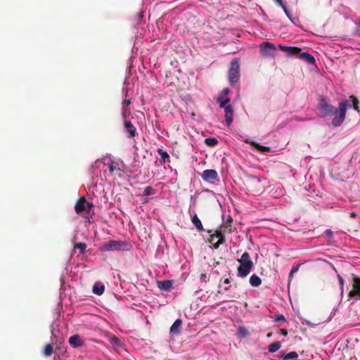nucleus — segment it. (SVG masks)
<instances>
[{
    "instance_id": "f257e3e1",
    "label": "nucleus",
    "mask_w": 360,
    "mask_h": 360,
    "mask_svg": "<svg viewBox=\"0 0 360 360\" xmlns=\"http://www.w3.org/2000/svg\"><path fill=\"white\" fill-rule=\"evenodd\" d=\"M351 106L352 104H350V102L346 100L340 102L338 105V108H336L328 103L324 96H321L318 108L321 117L333 116L332 124L334 127H338L344 122L347 109Z\"/></svg>"
},
{
    "instance_id": "f03ea898",
    "label": "nucleus",
    "mask_w": 360,
    "mask_h": 360,
    "mask_svg": "<svg viewBox=\"0 0 360 360\" xmlns=\"http://www.w3.org/2000/svg\"><path fill=\"white\" fill-rule=\"evenodd\" d=\"M131 246L130 245L123 240H110L99 247V250L101 251H113V250H117V251H127L129 250Z\"/></svg>"
},
{
    "instance_id": "7ed1b4c3",
    "label": "nucleus",
    "mask_w": 360,
    "mask_h": 360,
    "mask_svg": "<svg viewBox=\"0 0 360 360\" xmlns=\"http://www.w3.org/2000/svg\"><path fill=\"white\" fill-rule=\"evenodd\" d=\"M240 266L238 268V274L240 277L247 276L253 266V262L250 257L248 252H244L240 259H238Z\"/></svg>"
},
{
    "instance_id": "20e7f679",
    "label": "nucleus",
    "mask_w": 360,
    "mask_h": 360,
    "mask_svg": "<svg viewBox=\"0 0 360 360\" xmlns=\"http://www.w3.org/2000/svg\"><path fill=\"white\" fill-rule=\"evenodd\" d=\"M240 64L238 58H234L231 62L229 70V81L231 85L237 83L240 78Z\"/></svg>"
},
{
    "instance_id": "39448f33",
    "label": "nucleus",
    "mask_w": 360,
    "mask_h": 360,
    "mask_svg": "<svg viewBox=\"0 0 360 360\" xmlns=\"http://www.w3.org/2000/svg\"><path fill=\"white\" fill-rule=\"evenodd\" d=\"M260 52L262 56L265 58H273L275 56L276 46L269 41L262 42L260 46Z\"/></svg>"
},
{
    "instance_id": "423d86ee",
    "label": "nucleus",
    "mask_w": 360,
    "mask_h": 360,
    "mask_svg": "<svg viewBox=\"0 0 360 360\" xmlns=\"http://www.w3.org/2000/svg\"><path fill=\"white\" fill-rule=\"evenodd\" d=\"M210 241L215 249L218 248L221 244L225 243V236L222 233L221 229L216 230L215 233L210 236Z\"/></svg>"
},
{
    "instance_id": "0eeeda50",
    "label": "nucleus",
    "mask_w": 360,
    "mask_h": 360,
    "mask_svg": "<svg viewBox=\"0 0 360 360\" xmlns=\"http://www.w3.org/2000/svg\"><path fill=\"white\" fill-rule=\"evenodd\" d=\"M201 178L203 181L214 183L216 181H219L218 174L214 169H206L202 172Z\"/></svg>"
},
{
    "instance_id": "6e6552de",
    "label": "nucleus",
    "mask_w": 360,
    "mask_h": 360,
    "mask_svg": "<svg viewBox=\"0 0 360 360\" xmlns=\"http://www.w3.org/2000/svg\"><path fill=\"white\" fill-rule=\"evenodd\" d=\"M353 289L349 292V297H359L360 298V278L353 275Z\"/></svg>"
},
{
    "instance_id": "1a4fd4ad",
    "label": "nucleus",
    "mask_w": 360,
    "mask_h": 360,
    "mask_svg": "<svg viewBox=\"0 0 360 360\" xmlns=\"http://www.w3.org/2000/svg\"><path fill=\"white\" fill-rule=\"evenodd\" d=\"M279 49L286 52L289 56H297L298 57L302 49L297 46H288L284 45H279Z\"/></svg>"
},
{
    "instance_id": "9d476101",
    "label": "nucleus",
    "mask_w": 360,
    "mask_h": 360,
    "mask_svg": "<svg viewBox=\"0 0 360 360\" xmlns=\"http://www.w3.org/2000/svg\"><path fill=\"white\" fill-rule=\"evenodd\" d=\"M124 126L125 131L128 133L129 138L131 139L136 136L137 134L136 129L130 121L125 120Z\"/></svg>"
},
{
    "instance_id": "9b49d317",
    "label": "nucleus",
    "mask_w": 360,
    "mask_h": 360,
    "mask_svg": "<svg viewBox=\"0 0 360 360\" xmlns=\"http://www.w3.org/2000/svg\"><path fill=\"white\" fill-rule=\"evenodd\" d=\"M225 121L227 126H230L233 122V110L231 105H228L224 109Z\"/></svg>"
},
{
    "instance_id": "f8f14e48",
    "label": "nucleus",
    "mask_w": 360,
    "mask_h": 360,
    "mask_svg": "<svg viewBox=\"0 0 360 360\" xmlns=\"http://www.w3.org/2000/svg\"><path fill=\"white\" fill-rule=\"evenodd\" d=\"M86 200L84 197H81L77 201L75 205V210L77 214H80L86 209Z\"/></svg>"
},
{
    "instance_id": "ddd939ff",
    "label": "nucleus",
    "mask_w": 360,
    "mask_h": 360,
    "mask_svg": "<svg viewBox=\"0 0 360 360\" xmlns=\"http://www.w3.org/2000/svg\"><path fill=\"white\" fill-rule=\"evenodd\" d=\"M157 284L160 290L167 292L171 291L172 288V281L171 280L158 281Z\"/></svg>"
},
{
    "instance_id": "4468645a",
    "label": "nucleus",
    "mask_w": 360,
    "mask_h": 360,
    "mask_svg": "<svg viewBox=\"0 0 360 360\" xmlns=\"http://www.w3.org/2000/svg\"><path fill=\"white\" fill-rule=\"evenodd\" d=\"M68 342L73 348H77L83 345V342L77 334L70 336Z\"/></svg>"
},
{
    "instance_id": "2eb2a0df",
    "label": "nucleus",
    "mask_w": 360,
    "mask_h": 360,
    "mask_svg": "<svg viewBox=\"0 0 360 360\" xmlns=\"http://www.w3.org/2000/svg\"><path fill=\"white\" fill-rule=\"evenodd\" d=\"M298 58L305 62H307L308 64L314 65L315 64V58L314 57L309 53L308 52H302L300 53Z\"/></svg>"
},
{
    "instance_id": "dca6fc26",
    "label": "nucleus",
    "mask_w": 360,
    "mask_h": 360,
    "mask_svg": "<svg viewBox=\"0 0 360 360\" xmlns=\"http://www.w3.org/2000/svg\"><path fill=\"white\" fill-rule=\"evenodd\" d=\"M182 324V321L180 319H177L170 327V333L179 334L180 332V328Z\"/></svg>"
},
{
    "instance_id": "f3484780",
    "label": "nucleus",
    "mask_w": 360,
    "mask_h": 360,
    "mask_svg": "<svg viewBox=\"0 0 360 360\" xmlns=\"http://www.w3.org/2000/svg\"><path fill=\"white\" fill-rule=\"evenodd\" d=\"M105 290V286L104 285L101 284V283H94L93 286L92 291L94 294L97 295H101L103 294Z\"/></svg>"
},
{
    "instance_id": "a211bd4d",
    "label": "nucleus",
    "mask_w": 360,
    "mask_h": 360,
    "mask_svg": "<svg viewBox=\"0 0 360 360\" xmlns=\"http://www.w3.org/2000/svg\"><path fill=\"white\" fill-rule=\"evenodd\" d=\"M191 221L193 223V224L195 226V227L196 228V229L198 231H203V226H202V224L201 223V221L200 220V219L198 218V217L197 216V214H194L192 217H191Z\"/></svg>"
},
{
    "instance_id": "6ab92c4d",
    "label": "nucleus",
    "mask_w": 360,
    "mask_h": 360,
    "mask_svg": "<svg viewBox=\"0 0 360 360\" xmlns=\"http://www.w3.org/2000/svg\"><path fill=\"white\" fill-rule=\"evenodd\" d=\"M158 153L160 155L161 163H165L166 162H169L170 158H169V155L167 153V152H166L165 150H164L162 148H158Z\"/></svg>"
},
{
    "instance_id": "aec40b11",
    "label": "nucleus",
    "mask_w": 360,
    "mask_h": 360,
    "mask_svg": "<svg viewBox=\"0 0 360 360\" xmlns=\"http://www.w3.org/2000/svg\"><path fill=\"white\" fill-rule=\"evenodd\" d=\"M250 283L253 287H258L262 283V280L256 274H253L251 276L250 278Z\"/></svg>"
},
{
    "instance_id": "412c9836",
    "label": "nucleus",
    "mask_w": 360,
    "mask_h": 360,
    "mask_svg": "<svg viewBox=\"0 0 360 360\" xmlns=\"http://www.w3.org/2000/svg\"><path fill=\"white\" fill-rule=\"evenodd\" d=\"M281 347V344L279 341L274 342L268 346V350L271 353L277 352Z\"/></svg>"
},
{
    "instance_id": "4be33fe9",
    "label": "nucleus",
    "mask_w": 360,
    "mask_h": 360,
    "mask_svg": "<svg viewBox=\"0 0 360 360\" xmlns=\"http://www.w3.org/2000/svg\"><path fill=\"white\" fill-rule=\"evenodd\" d=\"M236 334L240 338H246L249 335L248 330L244 326L238 327Z\"/></svg>"
},
{
    "instance_id": "5701e85b",
    "label": "nucleus",
    "mask_w": 360,
    "mask_h": 360,
    "mask_svg": "<svg viewBox=\"0 0 360 360\" xmlns=\"http://www.w3.org/2000/svg\"><path fill=\"white\" fill-rule=\"evenodd\" d=\"M204 143L207 146L214 147L217 145L218 140L214 137H208L205 139Z\"/></svg>"
},
{
    "instance_id": "b1692460",
    "label": "nucleus",
    "mask_w": 360,
    "mask_h": 360,
    "mask_svg": "<svg viewBox=\"0 0 360 360\" xmlns=\"http://www.w3.org/2000/svg\"><path fill=\"white\" fill-rule=\"evenodd\" d=\"M280 358L283 360L297 359L298 358V354L296 352H290L285 355L281 356Z\"/></svg>"
},
{
    "instance_id": "393cba45",
    "label": "nucleus",
    "mask_w": 360,
    "mask_h": 360,
    "mask_svg": "<svg viewBox=\"0 0 360 360\" xmlns=\"http://www.w3.org/2000/svg\"><path fill=\"white\" fill-rule=\"evenodd\" d=\"M86 247V244L84 243H77L74 245V249L79 250V252L82 255L85 253Z\"/></svg>"
},
{
    "instance_id": "a878e982",
    "label": "nucleus",
    "mask_w": 360,
    "mask_h": 360,
    "mask_svg": "<svg viewBox=\"0 0 360 360\" xmlns=\"http://www.w3.org/2000/svg\"><path fill=\"white\" fill-rule=\"evenodd\" d=\"M53 352V347L52 345L48 344L44 347L43 354L45 356H50Z\"/></svg>"
},
{
    "instance_id": "bb28decb",
    "label": "nucleus",
    "mask_w": 360,
    "mask_h": 360,
    "mask_svg": "<svg viewBox=\"0 0 360 360\" xmlns=\"http://www.w3.org/2000/svg\"><path fill=\"white\" fill-rule=\"evenodd\" d=\"M251 144L260 152H269L271 150L269 147L261 146L256 142H252Z\"/></svg>"
},
{
    "instance_id": "cd10ccee",
    "label": "nucleus",
    "mask_w": 360,
    "mask_h": 360,
    "mask_svg": "<svg viewBox=\"0 0 360 360\" xmlns=\"http://www.w3.org/2000/svg\"><path fill=\"white\" fill-rule=\"evenodd\" d=\"M109 171L111 174H113V172L116 170L120 171V169L119 167L118 162L111 161L110 164H108Z\"/></svg>"
},
{
    "instance_id": "c85d7f7f",
    "label": "nucleus",
    "mask_w": 360,
    "mask_h": 360,
    "mask_svg": "<svg viewBox=\"0 0 360 360\" xmlns=\"http://www.w3.org/2000/svg\"><path fill=\"white\" fill-rule=\"evenodd\" d=\"M155 193V189L153 187L148 186L145 188L143 191V197H147L148 195H154Z\"/></svg>"
},
{
    "instance_id": "c756f323",
    "label": "nucleus",
    "mask_w": 360,
    "mask_h": 360,
    "mask_svg": "<svg viewBox=\"0 0 360 360\" xmlns=\"http://www.w3.org/2000/svg\"><path fill=\"white\" fill-rule=\"evenodd\" d=\"M350 98H352V101H349L350 103L352 102V106L354 108V110H359V101L358 99L354 96H351Z\"/></svg>"
},
{
    "instance_id": "7c9ffc66",
    "label": "nucleus",
    "mask_w": 360,
    "mask_h": 360,
    "mask_svg": "<svg viewBox=\"0 0 360 360\" xmlns=\"http://www.w3.org/2000/svg\"><path fill=\"white\" fill-rule=\"evenodd\" d=\"M232 221H233L232 218L231 217H229V218L228 219L227 221L225 223L224 226V228L225 229H229V233L232 232V230H231Z\"/></svg>"
},
{
    "instance_id": "2f4dec72",
    "label": "nucleus",
    "mask_w": 360,
    "mask_h": 360,
    "mask_svg": "<svg viewBox=\"0 0 360 360\" xmlns=\"http://www.w3.org/2000/svg\"><path fill=\"white\" fill-rule=\"evenodd\" d=\"M299 267L300 265H295L292 267V269L289 274V280H291L293 277L294 274L298 271Z\"/></svg>"
},
{
    "instance_id": "473e14b6",
    "label": "nucleus",
    "mask_w": 360,
    "mask_h": 360,
    "mask_svg": "<svg viewBox=\"0 0 360 360\" xmlns=\"http://www.w3.org/2000/svg\"><path fill=\"white\" fill-rule=\"evenodd\" d=\"M274 321H276V322H279V321L285 322L286 319H285V316L283 314H278V315H276L274 317Z\"/></svg>"
},
{
    "instance_id": "72a5a7b5",
    "label": "nucleus",
    "mask_w": 360,
    "mask_h": 360,
    "mask_svg": "<svg viewBox=\"0 0 360 360\" xmlns=\"http://www.w3.org/2000/svg\"><path fill=\"white\" fill-rule=\"evenodd\" d=\"M338 278L339 283H340V285L341 291L342 292H343V288H344L345 281H344L343 278L340 274L338 275Z\"/></svg>"
},
{
    "instance_id": "f704fd0d",
    "label": "nucleus",
    "mask_w": 360,
    "mask_h": 360,
    "mask_svg": "<svg viewBox=\"0 0 360 360\" xmlns=\"http://www.w3.org/2000/svg\"><path fill=\"white\" fill-rule=\"evenodd\" d=\"M229 93H230V89L229 88L224 89L221 92V95L218 98V101H219L222 98L223 96L228 95Z\"/></svg>"
},
{
    "instance_id": "c9c22d12",
    "label": "nucleus",
    "mask_w": 360,
    "mask_h": 360,
    "mask_svg": "<svg viewBox=\"0 0 360 360\" xmlns=\"http://www.w3.org/2000/svg\"><path fill=\"white\" fill-rule=\"evenodd\" d=\"M280 6L283 9V11L285 12V13L288 16V18L289 19H291V15H290V12L288 11L285 4H283V6Z\"/></svg>"
},
{
    "instance_id": "e433bc0d",
    "label": "nucleus",
    "mask_w": 360,
    "mask_h": 360,
    "mask_svg": "<svg viewBox=\"0 0 360 360\" xmlns=\"http://www.w3.org/2000/svg\"><path fill=\"white\" fill-rule=\"evenodd\" d=\"M224 283L226 284V286L224 288V290L225 291H228L230 289V287H231V285H229L230 284V279L229 278H226L224 281Z\"/></svg>"
},
{
    "instance_id": "4c0bfd02",
    "label": "nucleus",
    "mask_w": 360,
    "mask_h": 360,
    "mask_svg": "<svg viewBox=\"0 0 360 360\" xmlns=\"http://www.w3.org/2000/svg\"><path fill=\"white\" fill-rule=\"evenodd\" d=\"M110 342L112 343V344L117 345H120V339L118 338L115 337V336H113L110 339Z\"/></svg>"
},
{
    "instance_id": "58836bf2",
    "label": "nucleus",
    "mask_w": 360,
    "mask_h": 360,
    "mask_svg": "<svg viewBox=\"0 0 360 360\" xmlns=\"http://www.w3.org/2000/svg\"><path fill=\"white\" fill-rule=\"evenodd\" d=\"M131 103V101L129 99H124L123 101H122V108H127V107L128 105H129V104Z\"/></svg>"
},
{
    "instance_id": "ea45409f",
    "label": "nucleus",
    "mask_w": 360,
    "mask_h": 360,
    "mask_svg": "<svg viewBox=\"0 0 360 360\" xmlns=\"http://www.w3.org/2000/svg\"><path fill=\"white\" fill-rule=\"evenodd\" d=\"M86 207H87L88 211H90V210H91V208H93V207H94V205H93V203H92V202H90L86 201Z\"/></svg>"
},
{
    "instance_id": "a19ab883",
    "label": "nucleus",
    "mask_w": 360,
    "mask_h": 360,
    "mask_svg": "<svg viewBox=\"0 0 360 360\" xmlns=\"http://www.w3.org/2000/svg\"><path fill=\"white\" fill-rule=\"evenodd\" d=\"M280 333L284 336H287L288 334V332L286 329L282 328L280 330Z\"/></svg>"
},
{
    "instance_id": "79ce46f5",
    "label": "nucleus",
    "mask_w": 360,
    "mask_h": 360,
    "mask_svg": "<svg viewBox=\"0 0 360 360\" xmlns=\"http://www.w3.org/2000/svg\"><path fill=\"white\" fill-rule=\"evenodd\" d=\"M228 105H226L223 101H221L220 103H219V107L221 108H224L225 109L226 107H227Z\"/></svg>"
},
{
    "instance_id": "37998d69",
    "label": "nucleus",
    "mask_w": 360,
    "mask_h": 360,
    "mask_svg": "<svg viewBox=\"0 0 360 360\" xmlns=\"http://www.w3.org/2000/svg\"><path fill=\"white\" fill-rule=\"evenodd\" d=\"M325 233L326 236L331 237L333 235V231L330 229H326Z\"/></svg>"
},
{
    "instance_id": "c03bdc74",
    "label": "nucleus",
    "mask_w": 360,
    "mask_h": 360,
    "mask_svg": "<svg viewBox=\"0 0 360 360\" xmlns=\"http://www.w3.org/2000/svg\"><path fill=\"white\" fill-rule=\"evenodd\" d=\"M122 115L123 118H126V117H127V108H122Z\"/></svg>"
},
{
    "instance_id": "a18cd8bd",
    "label": "nucleus",
    "mask_w": 360,
    "mask_h": 360,
    "mask_svg": "<svg viewBox=\"0 0 360 360\" xmlns=\"http://www.w3.org/2000/svg\"><path fill=\"white\" fill-rule=\"evenodd\" d=\"M274 1L276 2V4L278 5V6H283V4H284L283 0H274Z\"/></svg>"
},
{
    "instance_id": "49530a36",
    "label": "nucleus",
    "mask_w": 360,
    "mask_h": 360,
    "mask_svg": "<svg viewBox=\"0 0 360 360\" xmlns=\"http://www.w3.org/2000/svg\"><path fill=\"white\" fill-rule=\"evenodd\" d=\"M206 278H207L206 274H200L201 280H202L204 281H206Z\"/></svg>"
},
{
    "instance_id": "de8ad7c7",
    "label": "nucleus",
    "mask_w": 360,
    "mask_h": 360,
    "mask_svg": "<svg viewBox=\"0 0 360 360\" xmlns=\"http://www.w3.org/2000/svg\"><path fill=\"white\" fill-rule=\"evenodd\" d=\"M223 101L227 105L230 102V98H226L224 100H223Z\"/></svg>"
},
{
    "instance_id": "09e8293b",
    "label": "nucleus",
    "mask_w": 360,
    "mask_h": 360,
    "mask_svg": "<svg viewBox=\"0 0 360 360\" xmlns=\"http://www.w3.org/2000/svg\"><path fill=\"white\" fill-rule=\"evenodd\" d=\"M272 336V333H269L267 335H266V337L267 338H271Z\"/></svg>"
},
{
    "instance_id": "8fccbe9b",
    "label": "nucleus",
    "mask_w": 360,
    "mask_h": 360,
    "mask_svg": "<svg viewBox=\"0 0 360 360\" xmlns=\"http://www.w3.org/2000/svg\"><path fill=\"white\" fill-rule=\"evenodd\" d=\"M355 215H356V214H355V213H354V212H352V213L351 214V216H352V217H355Z\"/></svg>"
},
{
    "instance_id": "3c124183",
    "label": "nucleus",
    "mask_w": 360,
    "mask_h": 360,
    "mask_svg": "<svg viewBox=\"0 0 360 360\" xmlns=\"http://www.w3.org/2000/svg\"><path fill=\"white\" fill-rule=\"evenodd\" d=\"M221 288V284L219 283V288Z\"/></svg>"
}]
</instances>
